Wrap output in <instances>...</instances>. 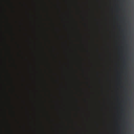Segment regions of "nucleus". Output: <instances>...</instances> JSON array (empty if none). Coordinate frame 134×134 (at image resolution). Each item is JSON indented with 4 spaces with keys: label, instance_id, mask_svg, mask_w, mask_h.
Listing matches in <instances>:
<instances>
[{
    "label": "nucleus",
    "instance_id": "0eeeda50",
    "mask_svg": "<svg viewBox=\"0 0 134 134\" xmlns=\"http://www.w3.org/2000/svg\"><path fill=\"white\" fill-rule=\"evenodd\" d=\"M5 12L6 13H7V9H6L5 10Z\"/></svg>",
    "mask_w": 134,
    "mask_h": 134
},
{
    "label": "nucleus",
    "instance_id": "423d86ee",
    "mask_svg": "<svg viewBox=\"0 0 134 134\" xmlns=\"http://www.w3.org/2000/svg\"><path fill=\"white\" fill-rule=\"evenodd\" d=\"M6 3L8 5H9L11 3L10 0H6Z\"/></svg>",
    "mask_w": 134,
    "mask_h": 134
},
{
    "label": "nucleus",
    "instance_id": "f03ea898",
    "mask_svg": "<svg viewBox=\"0 0 134 134\" xmlns=\"http://www.w3.org/2000/svg\"><path fill=\"white\" fill-rule=\"evenodd\" d=\"M5 120L6 124V128L7 130V134H8V131H11L10 124L9 123V120L7 118L6 112L5 113Z\"/></svg>",
    "mask_w": 134,
    "mask_h": 134
},
{
    "label": "nucleus",
    "instance_id": "f257e3e1",
    "mask_svg": "<svg viewBox=\"0 0 134 134\" xmlns=\"http://www.w3.org/2000/svg\"><path fill=\"white\" fill-rule=\"evenodd\" d=\"M5 45L6 48L7 54L9 56L11 55L10 54V47L7 43V37L5 36Z\"/></svg>",
    "mask_w": 134,
    "mask_h": 134
},
{
    "label": "nucleus",
    "instance_id": "39448f33",
    "mask_svg": "<svg viewBox=\"0 0 134 134\" xmlns=\"http://www.w3.org/2000/svg\"><path fill=\"white\" fill-rule=\"evenodd\" d=\"M5 69L7 78L8 79H10L11 78L10 74V73H9V70L7 68V62L6 60L5 61Z\"/></svg>",
    "mask_w": 134,
    "mask_h": 134
},
{
    "label": "nucleus",
    "instance_id": "7ed1b4c3",
    "mask_svg": "<svg viewBox=\"0 0 134 134\" xmlns=\"http://www.w3.org/2000/svg\"><path fill=\"white\" fill-rule=\"evenodd\" d=\"M5 17L7 29V31L8 32V27H9L11 26V25L9 22V17L7 15H5Z\"/></svg>",
    "mask_w": 134,
    "mask_h": 134
},
{
    "label": "nucleus",
    "instance_id": "20e7f679",
    "mask_svg": "<svg viewBox=\"0 0 134 134\" xmlns=\"http://www.w3.org/2000/svg\"><path fill=\"white\" fill-rule=\"evenodd\" d=\"M5 93L6 95V98L7 102V106H10V98L9 96L8 93L6 91V87L5 89Z\"/></svg>",
    "mask_w": 134,
    "mask_h": 134
}]
</instances>
